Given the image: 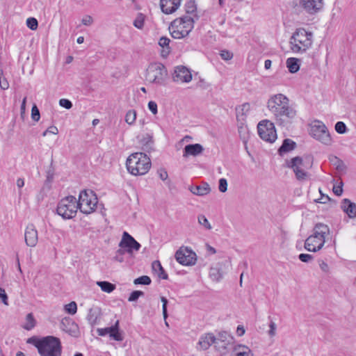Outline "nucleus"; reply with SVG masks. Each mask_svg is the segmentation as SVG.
<instances>
[{
	"label": "nucleus",
	"mask_w": 356,
	"mask_h": 356,
	"mask_svg": "<svg viewBox=\"0 0 356 356\" xmlns=\"http://www.w3.org/2000/svg\"><path fill=\"white\" fill-rule=\"evenodd\" d=\"M97 202V197L92 191L83 190L79 193L77 205L81 212L90 214L95 210Z\"/></svg>",
	"instance_id": "423d86ee"
},
{
	"label": "nucleus",
	"mask_w": 356,
	"mask_h": 356,
	"mask_svg": "<svg viewBox=\"0 0 356 356\" xmlns=\"http://www.w3.org/2000/svg\"><path fill=\"white\" fill-rule=\"evenodd\" d=\"M175 259L180 264L192 266L196 262V254L188 248H180L175 253Z\"/></svg>",
	"instance_id": "f8f14e48"
},
{
	"label": "nucleus",
	"mask_w": 356,
	"mask_h": 356,
	"mask_svg": "<svg viewBox=\"0 0 356 356\" xmlns=\"http://www.w3.org/2000/svg\"><path fill=\"white\" fill-rule=\"evenodd\" d=\"M97 284L103 291L106 293H111L115 289V285L107 281L97 282Z\"/></svg>",
	"instance_id": "72a5a7b5"
},
{
	"label": "nucleus",
	"mask_w": 356,
	"mask_h": 356,
	"mask_svg": "<svg viewBox=\"0 0 356 356\" xmlns=\"http://www.w3.org/2000/svg\"><path fill=\"white\" fill-rule=\"evenodd\" d=\"M192 79L191 71L183 65H179L175 67L172 74V80L175 82L188 83Z\"/></svg>",
	"instance_id": "2eb2a0df"
},
{
	"label": "nucleus",
	"mask_w": 356,
	"mask_h": 356,
	"mask_svg": "<svg viewBox=\"0 0 356 356\" xmlns=\"http://www.w3.org/2000/svg\"><path fill=\"white\" fill-rule=\"evenodd\" d=\"M60 329L72 337H76L79 333L77 324L70 318H64L60 322Z\"/></svg>",
	"instance_id": "f3484780"
},
{
	"label": "nucleus",
	"mask_w": 356,
	"mask_h": 356,
	"mask_svg": "<svg viewBox=\"0 0 356 356\" xmlns=\"http://www.w3.org/2000/svg\"><path fill=\"white\" fill-rule=\"evenodd\" d=\"M151 279L149 276L143 275L134 280L135 284L149 285L151 284Z\"/></svg>",
	"instance_id": "58836bf2"
},
{
	"label": "nucleus",
	"mask_w": 356,
	"mask_h": 356,
	"mask_svg": "<svg viewBox=\"0 0 356 356\" xmlns=\"http://www.w3.org/2000/svg\"><path fill=\"white\" fill-rule=\"evenodd\" d=\"M81 22L85 26H90L93 23V19L90 15H86Z\"/></svg>",
	"instance_id": "4d7b16f0"
},
{
	"label": "nucleus",
	"mask_w": 356,
	"mask_h": 356,
	"mask_svg": "<svg viewBox=\"0 0 356 356\" xmlns=\"http://www.w3.org/2000/svg\"><path fill=\"white\" fill-rule=\"evenodd\" d=\"M49 134H57L58 133V128L55 126H51L47 129Z\"/></svg>",
	"instance_id": "774afa93"
},
{
	"label": "nucleus",
	"mask_w": 356,
	"mask_h": 356,
	"mask_svg": "<svg viewBox=\"0 0 356 356\" xmlns=\"http://www.w3.org/2000/svg\"><path fill=\"white\" fill-rule=\"evenodd\" d=\"M194 17L184 15L174 19L169 30L172 38L181 39L187 36L194 27Z\"/></svg>",
	"instance_id": "20e7f679"
},
{
	"label": "nucleus",
	"mask_w": 356,
	"mask_h": 356,
	"mask_svg": "<svg viewBox=\"0 0 356 356\" xmlns=\"http://www.w3.org/2000/svg\"><path fill=\"white\" fill-rule=\"evenodd\" d=\"M257 130L260 138L266 142L272 143L277 139V132L274 124L268 120L259 122Z\"/></svg>",
	"instance_id": "1a4fd4ad"
},
{
	"label": "nucleus",
	"mask_w": 356,
	"mask_h": 356,
	"mask_svg": "<svg viewBox=\"0 0 356 356\" xmlns=\"http://www.w3.org/2000/svg\"><path fill=\"white\" fill-rule=\"evenodd\" d=\"M276 123L281 127H288L293 122L296 115V111L289 104L283 106V108L278 110L277 113H274Z\"/></svg>",
	"instance_id": "9b49d317"
},
{
	"label": "nucleus",
	"mask_w": 356,
	"mask_h": 356,
	"mask_svg": "<svg viewBox=\"0 0 356 356\" xmlns=\"http://www.w3.org/2000/svg\"><path fill=\"white\" fill-rule=\"evenodd\" d=\"M319 266L323 272H325V273L328 272V270H329L328 265L324 261H322V260L319 261Z\"/></svg>",
	"instance_id": "0e129e2a"
},
{
	"label": "nucleus",
	"mask_w": 356,
	"mask_h": 356,
	"mask_svg": "<svg viewBox=\"0 0 356 356\" xmlns=\"http://www.w3.org/2000/svg\"><path fill=\"white\" fill-rule=\"evenodd\" d=\"M299 4L307 13L314 14L323 7V0H299Z\"/></svg>",
	"instance_id": "dca6fc26"
},
{
	"label": "nucleus",
	"mask_w": 356,
	"mask_h": 356,
	"mask_svg": "<svg viewBox=\"0 0 356 356\" xmlns=\"http://www.w3.org/2000/svg\"><path fill=\"white\" fill-rule=\"evenodd\" d=\"M209 276L213 281H219L223 276V272L218 266L211 267L209 271Z\"/></svg>",
	"instance_id": "473e14b6"
},
{
	"label": "nucleus",
	"mask_w": 356,
	"mask_h": 356,
	"mask_svg": "<svg viewBox=\"0 0 356 356\" xmlns=\"http://www.w3.org/2000/svg\"><path fill=\"white\" fill-rule=\"evenodd\" d=\"M216 341L218 342V345L216 344L215 346L216 348L226 350L227 346L234 342V337L227 332L222 331L218 333L216 337Z\"/></svg>",
	"instance_id": "aec40b11"
},
{
	"label": "nucleus",
	"mask_w": 356,
	"mask_h": 356,
	"mask_svg": "<svg viewBox=\"0 0 356 356\" xmlns=\"http://www.w3.org/2000/svg\"><path fill=\"white\" fill-rule=\"evenodd\" d=\"M343 182L341 181L338 186H335V185L334 186L332 191H333V193L337 196H341L342 195L343 191Z\"/></svg>",
	"instance_id": "603ef678"
},
{
	"label": "nucleus",
	"mask_w": 356,
	"mask_h": 356,
	"mask_svg": "<svg viewBox=\"0 0 356 356\" xmlns=\"http://www.w3.org/2000/svg\"><path fill=\"white\" fill-rule=\"evenodd\" d=\"M59 105L65 108L70 109L72 107V103L67 99H60Z\"/></svg>",
	"instance_id": "09e8293b"
},
{
	"label": "nucleus",
	"mask_w": 356,
	"mask_h": 356,
	"mask_svg": "<svg viewBox=\"0 0 356 356\" xmlns=\"http://www.w3.org/2000/svg\"><path fill=\"white\" fill-rule=\"evenodd\" d=\"M17 186L19 189V195H22L21 188L24 186V179L23 178H18L16 181Z\"/></svg>",
	"instance_id": "e2e57ef3"
},
{
	"label": "nucleus",
	"mask_w": 356,
	"mask_h": 356,
	"mask_svg": "<svg viewBox=\"0 0 356 356\" xmlns=\"http://www.w3.org/2000/svg\"><path fill=\"white\" fill-rule=\"evenodd\" d=\"M78 209L76 197L69 195L63 198L58 202L56 211L63 218L72 219L75 217Z\"/></svg>",
	"instance_id": "0eeeda50"
},
{
	"label": "nucleus",
	"mask_w": 356,
	"mask_h": 356,
	"mask_svg": "<svg viewBox=\"0 0 356 356\" xmlns=\"http://www.w3.org/2000/svg\"><path fill=\"white\" fill-rule=\"evenodd\" d=\"M158 174L160 179L163 181H165L168 177V172L165 169H159L158 170Z\"/></svg>",
	"instance_id": "bf43d9fd"
},
{
	"label": "nucleus",
	"mask_w": 356,
	"mask_h": 356,
	"mask_svg": "<svg viewBox=\"0 0 356 356\" xmlns=\"http://www.w3.org/2000/svg\"><path fill=\"white\" fill-rule=\"evenodd\" d=\"M170 42V40L167 37L163 36L159 39V44L163 48L161 51V56L163 57H167L171 51V48L169 46Z\"/></svg>",
	"instance_id": "2f4dec72"
},
{
	"label": "nucleus",
	"mask_w": 356,
	"mask_h": 356,
	"mask_svg": "<svg viewBox=\"0 0 356 356\" xmlns=\"http://www.w3.org/2000/svg\"><path fill=\"white\" fill-rule=\"evenodd\" d=\"M181 4V0H160L161 11L166 14L175 13Z\"/></svg>",
	"instance_id": "6ab92c4d"
},
{
	"label": "nucleus",
	"mask_w": 356,
	"mask_h": 356,
	"mask_svg": "<svg viewBox=\"0 0 356 356\" xmlns=\"http://www.w3.org/2000/svg\"><path fill=\"white\" fill-rule=\"evenodd\" d=\"M302 165V158L298 156L292 158L290 161H287V167L293 169L296 177L298 180L305 179L307 176V172L300 168Z\"/></svg>",
	"instance_id": "4468645a"
},
{
	"label": "nucleus",
	"mask_w": 356,
	"mask_h": 356,
	"mask_svg": "<svg viewBox=\"0 0 356 356\" xmlns=\"http://www.w3.org/2000/svg\"><path fill=\"white\" fill-rule=\"evenodd\" d=\"M24 238L28 246L35 247L38 241V231L33 224H30L26 227Z\"/></svg>",
	"instance_id": "a211bd4d"
},
{
	"label": "nucleus",
	"mask_w": 356,
	"mask_h": 356,
	"mask_svg": "<svg viewBox=\"0 0 356 356\" xmlns=\"http://www.w3.org/2000/svg\"><path fill=\"white\" fill-rule=\"evenodd\" d=\"M270 330L268 331V334L270 337H273L275 334V330H276V324L273 321H270L269 324Z\"/></svg>",
	"instance_id": "680f3d73"
},
{
	"label": "nucleus",
	"mask_w": 356,
	"mask_h": 356,
	"mask_svg": "<svg viewBox=\"0 0 356 356\" xmlns=\"http://www.w3.org/2000/svg\"><path fill=\"white\" fill-rule=\"evenodd\" d=\"M108 327V334L111 338L118 341H122L123 337L119 330V321L118 320L115 324Z\"/></svg>",
	"instance_id": "c85d7f7f"
},
{
	"label": "nucleus",
	"mask_w": 356,
	"mask_h": 356,
	"mask_svg": "<svg viewBox=\"0 0 356 356\" xmlns=\"http://www.w3.org/2000/svg\"><path fill=\"white\" fill-rule=\"evenodd\" d=\"M136 119V112L134 110L129 111L125 116V121L129 124H133Z\"/></svg>",
	"instance_id": "a19ab883"
},
{
	"label": "nucleus",
	"mask_w": 356,
	"mask_h": 356,
	"mask_svg": "<svg viewBox=\"0 0 356 356\" xmlns=\"http://www.w3.org/2000/svg\"><path fill=\"white\" fill-rule=\"evenodd\" d=\"M335 131L339 134H346L348 131V128L343 122L339 121L334 125Z\"/></svg>",
	"instance_id": "ea45409f"
},
{
	"label": "nucleus",
	"mask_w": 356,
	"mask_h": 356,
	"mask_svg": "<svg viewBox=\"0 0 356 356\" xmlns=\"http://www.w3.org/2000/svg\"><path fill=\"white\" fill-rule=\"evenodd\" d=\"M161 302H163V306H162L163 315L164 318H166L168 317V312H167L168 300L165 297H161Z\"/></svg>",
	"instance_id": "5fc2aeb1"
},
{
	"label": "nucleus",
	"mask_w": 356,
	"mask_h": 356,
	"mask_svg": "<svg viewBox=\"0 0 356 356\" xmlns=\"http://www.w3.org/2000/svg\"><path fill=\"white\" fill-rule=\"evenodd\" d=\"M144 295V293L141 291H134L131 293L128 300L129 302H134L136 301L139 297L143 296Z\"/></svg>",
	"instance_id": "a18cd8bd"
},
{
	"label": "nucleus",
	"mask_w": 356,
	"mask_h": 356,
	"mask_svg": "<svg viewBox=\"0 0 356 356\" xmlns=\"http://www.w3.org/2000/svg\"><path fill=\"white\" fill-rule=\"evenodd\" d=\"M212 344L218 345L216 337L212 333H207L200 337L198 345L202 350H207Z\"/></svg>",
	"instance_id": "5701e85b"
},
{
	"label": "nucleus",
	"mask_w": 356,
	"mask_h": 356,
	"mask_svg": "<svg viewBox=\"0 0 356 356\" xmlns=\"http://www.w3.org/2000/svg\"><path fill=\"white\" fill-rule=\"evenodd\" d=\"M341 209L350 218H356V204L351 202L349 199L344 198L342 200Z\"/></svg>",
	"instance_id": "4be33fe9"
},
{
	"label": "nucleus",
	"mask_w": 356,
	"mask_h": 356,
	"mask_svg": "<svg viewBox=\"0 0 356 356\" xmlns=\"http://www.w3.org/2000/svg\"><path fill=\"white\" fill-rule=\"evenodd\" d=\"M198 222L208 229L211 228L207 218L204 215H200L198 216Z\"/></svg>",
	"instance_id": "49530a36"
},
{
	"label": "nucleus",
	"mask_w": 356,
	"mask_h": 356,
	"mask_svg": "<svg viewBox=\"0 0 356 356\" xmlns=\"http://www.w3.org/2000/svg\"><path fill=\"white\" fill-rule=\"evenodd\" d=\"M0 300L5 305H8V297L5 290L0 288Z\"/></svg>",
	"instance_id": "864d4df0"
},
{
	"label": "nucleus",
	"mask_w": 356,
	"mask_h": 356,
	"mask_svg": "<svg viewBox=\"0 0 356 356\" xmlns=\"http://www.w3.org/2000/svg\"><path fill=\"white\" fill-rule=\"evenodd\" d=\"M218 189L222 193H225L227 190V181L225 178L220 179Z\"/></svg>",
	"instance_id": "8fccbe9b"
},
{
	"label": "nucleus",
	"mask_w": 356,
	"mask_h": 356,
	"mask_svg": "<svg viewBox=\"0 0 356 356\" xmlns=\"http://www.w3.org/2000/svg\"><path fill=\"white\" fill-rule=\"evenodd\" d=\"M313 232H314L313 234H312V236L316 238L317 241H318L319 242L324 241V243L325 242V237L323 235L320 234L318 231L313 229Z\"/></svg>",
	"instance_id": "052dcab7"
},
{
	"label": "nucleus",
	"mask_w": 356,
	"mask_h": 356,
	"mask_svg": "<svg viewBox=\"0 0 356 356\" xmlns=\"http://www.w3.org/2000/svg\"><path fill=\"white\" fill-rule=\"evenodd\" d=\"M27 343L33 345L40 356H61L62 345L59 338L54 336L32 337Z\"/></svg>",
	"instance_id": "f257e3e1"
},
{
	"label": "nucleus",
	"mask_w": 356,
	"mask_h": 356,
	"mask_svg": "<svg viewBox=\"0 0 356 356\" xmlns=\"http://www.w3.org/2000/svg\"><path fill=\"white\" fill-rule=\"evenodd\" d=\"M313 256L309 254L301 253L298 255V259L304 263H308L313 259Z\"/></svg>",
	"instance_id": "de8ad7c7"
},
{
	"label": "nucleus",
	"mask_w": 356,
	"mask_h": 356,
	"mask_svg": "<svg viewBox=\"0 0 356 356\" xmlns=\"http://www.w3.org/2000/svg\"><path fill=\"white\" fill-rule=\"evenodd\" d=\"M320 193H321V197L320 199L321 201L319 202L325 204L327 202L331 200V198L328 195L323 194L321 191H320Z\"/></svg>",
	"instance_id": "338daca9"
},
{
	"label": "nucleus",
	"mask_w": 356,
	"mask_h": 356,
	"mask_svg": "<svg viewBox=\"0 0 356 356\" xmlns=\"http://www.w3.org/2000/svg\"><path fill=\"white\" fill-rule=\"evenodd\" d=\"M144 22L145 15L142 13H138L134 21V26L138 29H142L144 26Z\"/></svg>",
	"instance_id": "4c0bfd02"
},
{
	"label": "nucleus",
	"mask_w": 356,
	"mask_h": 356,
	"mask_svg": "<svg viewBox=\"0 0 356 356\" xmlns=\"http://www.w3.org/2000/svg\"><path fill=\"white\" fill-rule=\"evenodd\" d=\"M26 26L31 30L34 31L37 29L38 26V22L34 17H29L26 19Z\"/></svg>",
	"instance_id": "37998d69"
},
{
	"label": "nucleus",
	"mask_w": 356,
	"mask_h": 356,
	"mask_svg": "<svg viewBox=\"0 0 356 356\" xmlns=\"http://www.w3.org/2000/svg\"><path fill=\"white\" fill-rule=\"evenodd\" d=\"M190 191L194 195L203 196L210 193L211 188L207 183H202L200 185L191 186Z\"/></svg>",
	"instance_id": "a878e982"
},
{
	"label": "nucleus",
	"mask_w": 356,
	"mask_h": 356,
	"mask_svg": "<svg viewBox=\"0 0 356 356\" xmlns=\"http://www.w3.org/2000/svg\"><path fill=\"white\" fill-rule=\"evenodd\" d=\"M0 88L3 90H7L9 88L8 81L3 76L0 78Z\"/></svg>",
	"instance_id": "13d9d810"
},
{
	"label": "nucleus",
	"mask_w": 356,
	"mask_h": 356,
	"mask_svg": "<svg viewBox=\"0 0 356 356\" xmlns=\"http://www.w3.org/2000/svg\"><path fill=\"white\" fill-rule=\"evenodd\" d=\"M97 331L99 336L103 337L106 336V334H108V327L98 328Z\"/></svg>",
	"instance_id": "69168bd1"
},
{
	"label": "nucleus",
	"mask_w": 356,
	"mask_h": 356,
	"mask_svg": "<svg viewBox=\"0 0 356 356\" xmlns=\"http://www.w3.org/2000/svg\"><path fill=\"white\" fill-rule=\"evenodd\" d=\"M148 108L149 110L153 113L156 114L157 113V104L155 102L150 101L148 103Z\"/></svg>",
	"instance_id": "6e6d98bb"
},
{
	"label": "nucleus",
	"mask_w": 356,
	"mask_h": 356,
	"mask_svg": "<svg viewBox=\"0 0 356 356\" xmlns=\"http://www.w3.org/2000/svg\"><path fill=\"white\" fill-rule=\"evenodd\" d=\"M330 161L336 166L339 171H342L346 168L343 161L336 156L330 158Z\"/></svg>",
	"instance_id": "c9c22d12"
},
{
	"label": "nucleus",
	"mask_w": 356,
	"mask_h": 356,
	"mask_svg": "<svg viewBox=\"0 0 356 356\" xmlns=\"http://www.w3.org/2000/svg\"><path fill=\"white\" fill-rule=\"evenodd\" d=\"M286 104H289L288 98L282 94H277L268 99L267 106L274 114L277 113L278 110L283 108V106H286Z\"/></svg>",
	"instance_id": "ddd939ff"
},
{
	"label": "nucleus",
	"mask_w": 356,
	"mask_h": 356,
	"mask_svg": "<svg viewBox=\"0 0 356 356\" xmlns=\"http://www.w3.org/2000/svg\"><path fill=\"white\" fill-rule=\"evenodd\" d=\"M31 118L35 122H38L40 118V111L35 104L33 106L31 109Z\"/></svg>",
	"instance_id": "c03bdc74"
},
{
	"label": "nucleus",
	"mask_w": 356,
	"mask_h": 356,
	"mask_svg": "<svg viewBox=\"0 0 356 356\" xmlns=\"http://www.w3.org/2000/svg\"><path fill=\"white\" fill-rule=\"evenodd\" d=\"M119 247L120 248L117 251V252L119 254L122 255L125 252L132 254L134 251H138L141 245L128 232H124L122 239L119 243Z\"/></svg>",
	"instance_id": "9d476101"
},
{
	"label": "nucleus",
	"mask_w": 356,
	"mask_h": 356,
	"mask_svg": "<svg viewBox=\"0 0 356 356\" xmlns=\"http://www.w3.org/2000/svg\"><path fill=\"white\" fill-rule=\"evenodd\" d=\"M220 55L222 59L225 60H229L233 57V54L228 50H221Z\"/></svg>",
	"instance_id": "3c124183"
},
{
	"label": "nucleus",
	"mask_w": 356,
	"mask_h": 356,
	"mask_svg": "<svg viewBox=\"0 0 356 356\" xmlns=\"http://www.w3.org/2000/svg\"><path fill=\"white\" fill-rule=\"evenodd\" d=\"M314 230L318 231L325 237L330 233V229L328 226L321 222L316 223L314 227Z\"/></svg>",
	"instance_id": "e433bc0d"
},
{
	"label": "nucleus",
	"mask_w": 356,
	"mask_h": 356,
	"mask_svg": "<svg viewBox=\"0 0 356 356\" xmlns=\"http://www.w3.org/2000/svg\"><path fill=\"white\" fill-rule=\"evenodd\" d=\"M152 267L153 271L157 273L158 277L163 280H168V275L165 273L164 268L161 266V264L159 261H154L152 264Z\"/></svg>",
	"instance_id": "7c9ffc66"
},
{
	"label": "nucleus",
	"mask_w": 356,
	"mask_h": 356,
	"mask_svg": "<svg viewBox=\"0 0 356 356\" xmlns=\"http://www.w3.org/2000/svg\"><path fill=\"white\" fill-rule=\"evenodd\" d=\"M289 72L291 74L299 71L300 67V60L297 58H289L286 62Z\"/></svg>",
	"instance_id": "c756f323"
},
{
	"label": "nucleus",
	"mask_w": 356,
	"mask_h": 356,
	"mask_svg": "<svg viewBox=\"0 0 356 356\" xmlns=\"http://www.w3.org/2000/svg\"><path fill=\"white\" fill-rule=\"evenodd\" d=\"M151 160L143 152L131 154L127 159V170L133 175H145L151 168Z\"/></svg>",
	"instance_id": "f03ea898"
},
{
	"label": "nucleus",
	"mask_w": 356,
	"mask_h": 356,
	"mask_svg": "<svg viewBox=\"0 0 356 356\" xmlns=\"http://www.w3.org/2000/svg\"><path fill=\"white\" fill-rule=\"evenodd\" d=\"M297 147L295 141L290 138H285L282 141V145L279 147L277 153L280 156H283L285 154L294 150Z\"/></svg>",
	"instance_id": "393cba45"
},
{
	"label": "nucleus",
	"mask_w": 356,
	"mask_h": 356,
	"mask_svg": "<svg viewBox=\"0 0 356 356\" xmlns=\"http://www.w3.org/2000/svg\"><path fill=\"white\" fill-rule=\"evenodd\" d=\"M244 104H242L238 107L236 108V120L238 122V132L240 135L241 136L243 129V125L245 124V114L243 113V107Z\"/></svg>",
	"instance_id": "cd10ccee"
},
{
	"label": "nucleus",
	"mask_w": 356,
	"mask_h": 356,
	"mask_svg": "<svg viewBox=\"0 0 356 356\" xmlns=\"http://www.w3.org/2000/svg\"><path fill=\"white\" fill-rule=\"evenodd\" d=\"M324 245V241H318L313 236H309L305 241V248L309 252H316Z\"/></svg>",
	"instance_id": "412c9836"
},
{
	"label": "nucleus",
	"mask_w": 356,
	"mask_h": 356,
	"mask_svg": "<svg viewBox=\"0 0 356 356\" xmlns=\"http://www.w3.org/2000/svg\"><path fill=\"white\" fill-rule=\"evenodd\" d=\"M146 80L156 85H164L168 77V71L161 63H153L149 65L146 71Z\"/></svg>",
	"instance_id": "39448f33"
},
{
	"label": "nucleus",
	"mask_w": 356,
	"mask_h": 356,
	"mask_svg": "<svg viewBox=\"0 0 356 356\" xmlns=\"http://www.w3.org/2000/svg\"><path fill=\"white\" fill-rule=\"evenodd\" d=\"M65 311L72 315H74L76 313L77 311V305L75 302H71L69 304L65 305Z\"/></svg>",
	"instance_id": "79ce46f5"
},
{
	"label": "nucleus",
	"mask_w": 356,
	"mask_h": 356,
	"mask_svg": "<svg viewBox=\"0 0 356 356\" xmlns=\"http://www.w3.org/2000/svg\"><path fill=\"white\" fill-rule=\"evenodd\" d=\"M204 148L202 145L199 143L189 144L184 147L183 151V156L188 157V156H196L202 153Z\"/></svg>",
	"instance_id": "b1692460"
},
{
	"label": "nucleus",
	"mask_w": 356,
	"mask_h": 356,
	"mask_svg": "<svg viewBox=\"0 0 356 356\" xmlns=\"http://www.w3.org/2000/svg\"><path fill=\"white\" fill-rule=\"evenodd\" d=\"M26 322L23 327L26 330H32L35 325V320L32 313H29L26 315Z\"/></svg>",
	"instance_id": "f704fd0d"
},
{
	"label": "nucleus",
	"mask_w": 356,
	"mask_h": 356,
	"mask_svg": "<svg viewBox=\"0 0 356 356\" xmlns=\"http://www.w3.org/2000/svg\"><path fill=\"white\" fill-rule=\"evenodd\" d=\"M313 34L303 28L297 29L290 38L291 49L295 53H305L312 45Z\"/></svg>",
	"instance_id": "7ed1b4c3"
},
{
	"label": "nucleus",
	"mask_w": 356,
	"mask_h": 356,
	"mask_svg": "<svg viewBox=\"0 0 356 356\" xmlns=\"http://www.w3.org/2000/svg\"><path fill=\"white\" fill-rule=\"evenodd\" d=\"M186 13L194 17V22L199 19L197 15V4L195 0H189L184 5Z\"/></svg>",
	"instance_id": "bb28decb"
},
{
	"label": "nucleus",
	"mask_w": 356,
	"mask_h": 356,
	"mask_svg": "<svg viewBox=\"0 0 356 356\" xmlns=\"http://www.w3.org/2000/svg\"><path fill=\"white\" fill-rule=\"evenodd\" d=\"M309 134L323 145H331L332 139L325 124L320 120H314L311 124Z\"/></svg>",
	"instance_id": "6e6552de"
}]
</instances>
